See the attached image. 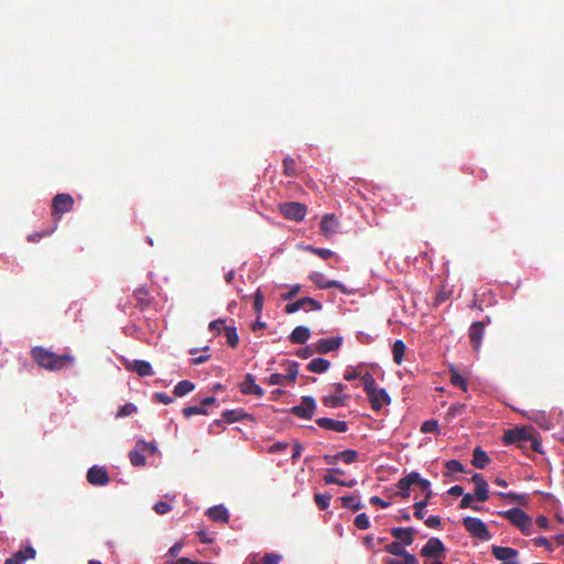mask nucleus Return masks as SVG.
<instances>
[{
    "label": "nucleus",
    "instance_id": "c756f323",
    "mask_svg": "<svg viewBox=\"0 0 564 564\" xmlns=\"http://www.w3.org/2000/svg\"><path fill=\"white\" fill-rule=\"evenodd\" d=\"M330 362L325 358H314L307 365V370L315 373H324L328 370Z\"/></svg>",
    "mask_w": 564,
    "mask_h": 564
},
{
    "label": "nucleus",
    "instance_id": "7ed1b4c3",
    "mask_svg": "<svg viewBox=\"0 0 564 564\" xmlns=\"http://www.w3.org/2000/svg\"><path fill=\"white\" fill-rule=\"evenodd\" d=\"M412 485L419 486L423 491H425V494L431 490V484L427 479L421 478L416 471H411L406 476L399 479L397 484L399 495L403 498H408L410 496V488Z\"/></svg>",
    "mask_w": 564,
    "mask_h": 564
},
{
    "label": "nucleus",
    "instance_id": "a19ab883",
    "mask_svg": "<svg viewBox=\"0 0 564 564\" xmlns=\"http://www.w3.org/2000/svg\"><path fill=\"white\" fill-rule=\"evenodd\" d=\"M360 379L366 394L378 387L375 377L369 372L362 375Z\"/></svg>",
    "mask_w": 564,
    "mask_h": 564
},
{
    "label": "nucleus",
    "instance_id": "4d7b16f0",
    "mask_svg": "<svg viewBox=\"0 0 564 564\" xmlns=\"http://www.w3.org/2000/svg\"><path fill=\"white\" fill-rule=\"evenodd\" d=\"M533 542L536 546H543L549 551H552V545L545 536H538L533 540Z\"/></svg>",
    "mask_w": 564,
    "mask_h": 564
},
{
    "label": "nucleus",
    "instance_id": "2f4dec72",
    "mask_svg": "<svg viewBox=\"0 0 564 564\" xmlns=\"http://www.w3.org/2000/svg\"><path fill=\"white\" fill-rule=\"evenodd\" d=\"M406 346L403 340L397 339L392 346L393 361L397 365H401L404 358Z\"/></svg>",
    "mask_w": 564,
    "mask_h": 564
},
{
    "label": "nucleus",
    "instance_id": "0e129e2a",
    "mask_svg": "<svg viewBox=\"0 0 564 564\" xmlns=\"http://www.w3.org/2000/svg\"><path fill=\"white\" fill-rule=\"evenodd\" d=\"M155 399L159 402L163 403V404H170V403L173 402V398L172 397H170V395H167L165 393H162V392L161 393H155Z\"/></svg>",
    "mask_w": 564,
    "mask_h": 564
},
{
    "label": "nucleus",
    "instance_id": "6e6552de",
    "mask_svg": "<svg viewBox=\"0 0 564 564\" xmlns=\"http://www.w3.org/2000/svg\"><path fill=\"white\" fill-rule=\"evenodd\" d=\"M159 454L160 452L155 441L145 442L143 440H139L135 443L134 448L130 451L128 458H145L147 456L153 457Z\"/></svg>",
    "mask_w": 564,
    "mask_h": 564
},
{
    "label": "nucleus",
    "instance_id": "bf43d9fd",
    "mask_svg": "<svg viewBox=\"0 0 564 564\" xmlns=\"http://www.w3.org/2000/svg\"><path fill=\"white\" fill-rule=\"evenodd\" d=\"M370 503H372L375 506H379L380 508H388L390 506L389 501H386L378 496H372L370 498Z\"/></svg>",
    "mask_w": 564,
    "mask_h": 564
},
{
    "label": "nucleus",
    "instance_id": "473e14b6",
    "mask_svg": "<svg viewBox=\"0 0 564 564\" xmlns=\"http://www.w3.org/2000/svg\"><path fill=\"white\" fill-rule=\"evenodd\" d=\"M449 373H451V377H449L451 383L457 388H460L463 391L467 392L468 384H467L466 379L462 375H459V372L454 368H451Z\"/></svg>",
    "mask_w": 564,
    "mask_h": 564
},
{
    "label": "nucleus",
    "instance_id": "dca6fc26",
    "mask_svg": "<svg viewBox=\"0 0 564 564\" xmlns=\"http://www.w3.org/2000/svg\"><path fill=\"white\" fill-rule=\"evenodd\" d=\"M308 278L321 290H327L332 288L339 290L344 289V285L339 281L328 280L322 272H312Z\"/></svg>",
    "mask_w": 564,
    "mask_h": 564
},
{
    "label": "nucleus",
    "instance_id": "a18cd8bd",
    "mask_svg": "<svg viewBox=\"0 0 564 564\" xmlns=\"http://www.w3.org/2000/svg\"><path fill=\"white\" fill-rule=\"evenodd\" d=\"M195 414L206 415L207 411H206V409H204V406L202 404L199 406L193 405V406H186L183 409V415L185 417H191L192 415H195Z\"/></svg>",
    "mask_w": 564,
    "mask_h": 564
},
{
    "label": "nucleus",
    "instance_id": "7c9ffc66",
    "mask_svg": "<svg viewBox=\"0 0 564 564\" xmlns=\"http://www.w3.org/2000/svg\"><path fill=\"white\" fill-rule=\"evenodd\" d=\"M281 556L276 553H265L264 555L256 554L251 557L250 564H279Z\"/></svg>",
    "mask_w": 564,
    "mask_h": 564
},
{
    "label": "nucleus",
    "instance_id": "412c9836",
    "mask_svg": "<svg viewBox=\"0 0 564 564\" xmlns=\"http://www.w3.org/2000/svg\"><path fill=\"white\" fill-rule=\"evenodd\" d=\"M239 387L243 394H253L257 397H261L263 394L262 388L256 383V379L251 373L246 375Z\"/></svg>",
    "mask_w": 564,
    "mask_h": 564
},
{
    "label": "nucleus",
    "instance_id": "bb28decb",
    "mask_svg": "<svg viewBox=\"0 0 564 564\" xmlns=\"http://www.w3.org/2000/svg\"><path fill=\"white\" fill-rule=\"evenodd\" d=\"M207 516L215 522L227 523L229 520L228 510L223 505L209 508L207 510Z\"/></svg>",
    "mask_w": 564,
    "mask_h": 564
},
{
    "label": "nucleus",
    "instance_id": "49530a36",
    "mask_svg": "<svg viewBox=\"0 0 564 564\" xmlns=\"http://www.w3.org/2000/svg\"><path fill=\"white\" fill-rule=\"evenodd\" d=\"M134 412H137V406L133 403H126L118 410L116 416L117 417L129 416V415L133 414Z\"/></svg>",
    "mask_w": 564,
    "mask_h": 564
},
{
    "label": "nucleus",
    "instance_id": "774afa93",
    "mask_svg": "<svg viewBox=\"0 0 564 564\" xmlns=\"http://www.w3.org/2000/svg\"><path fill=\"white\" fill-rule=\"evenodd\" d=\"M448 494L455 497L464 496V488L462 486L455 485L449 488Z\"/></svg>",
    "mask_w": 564,
    "mask_h": 564
},
{
    "label": "nucleus",
    "instance_id": "393cba45",
    "mask_svg": "<svg viewBox=\"0 0 564 564\" xmlns=\"http://www.w3.org/2000/svg\"><path fill=\"white\" fill-rule=\"evenodd\" d=\"M390 533L393 538L400 540L404 545H411L414 541L415 530L413 528H392Z\"/></svg>",
    "mask_w": 564,
    "mask_h": 564
},
{
    "label": "nucleus",
    "instance_id": "ddd939ff",
    "mask_svg": "<svg viewBox=\"0 0 564 564\" xmlns=\"http://www.w3.org/2000/svg\"><path fill=\"white\" fill-rule=\"evenodd\" d=\"M316 402L312 397H303L302 402L291 409V413L301 419H311L315 412Z\"/></svg>",
    "mask_w": 564,
    "mask_h": 564
},
{
    "label": "nucleus",
    "instance_id": "c03bdc74",
    "mask_svg": "<svg viewBox=\"0 0 564 564\" xmlns=\"http://www.w3.org/2000/svg\"><path fill=\"white\" fill-rule=\"evenodd\" d=\"M330 499L332 495L327 492L314 495V500L321 510H326L329 507Z\"/></svg>",
    "mask_w": 564,
    "mask_h": 564
},
{
    "label": "nucleus",
    "instance_id": "4468645a",
    "mask_svg": "<svg viewBox=\"0 0 564 564\" xmlns=\"http://www.w3.org/2000/svg\"><path fill=\"white\" fill-rule=\"evenodd\" d=\"M87 480L94 486H105L109 482L108 471L105 467L95 465L88 469Z\"/></svg>",
    "mask_w": 564,
    "mask_h": 564
},
{
    "label": "nucleus",
    "instance_id": "f8f14e48",
    "mask_svg": "<svg viewBox=\"0 0 564 564\" xmlns=\"http://www.w3.org/2000/svg\"><path fill=\"white\" fill-rule=\"evenodd\" d=\"M307 213V206L297 202L284 203V218L294 221H302Z\"/></svg>",
    "mask_w": 564,
    "mask_h": 564
},
{
    "label": "nucleus",
    "instance_id": "6e6d98bb",
    "mask_svg": "<svg viewBox=\"0 0 564 564\" xmlns=\"http://www.w3.org/2000/svg\"><path fill=\"white\" fill-rule=\"evenodd\" d=\"M425 524L429 527V528H440L441 527V518L438 516H430L426 520H425Z\"/></svg>",
    "mask_w": 564,
    "mask_h": 564
},
{
    "label": "nucleus",
    "instance_id": "052dcab7",
    "mask_svg": "<svg viewBox=\"0 0 564 564\" xmlns=\"http://www.w3.org/2000/svg\"><path fill=\"white\" fill-rule=\"evenodd\" d=\"M301 291L300 284H294L291 286L290 291L284 294V301L293 299Z\"/></svg>",
    "mask_w": 564,
    "mask_h": 564
},
{
    "label": "nucleus",
    "instance_id": "3c124183",
    "mask_svg": "<svg viewBox=\"0 0 564 564\" xmlns=\"http://www.w3.org/2000/svg\"><path fill=\"white\" fill-rule=\"evenodd\" d=\"M153 509L158 514H165L171 511L172 507L165 501H159L153 506Z\"/></svg>",
    "mask_w": 564,
    "mask_h": 564
},
{
    "label": "nucleus",
    "instance_id": "20e7f679",
    "mask_svg": "<svg viewBox=\"0 0 564 564\" xmlns=\"http://www.w3.org/2000/svg\"><path fill=\"white\" fill-rule=\"evenodd\" d=\"M346 386L340 382L332 384L329 387V393L322 398L323 404L333 409L344 406L349 400V395L344 392Z\"/></svg>",
    "mask_w": 564,
    "mask_h": 564
},
{
    "label": "nucleus",
    "instance_id": "f03ea898",
    "mask_svg": "<svg viewBox=\"0 0 564 564\" xmlns=\"http://www.w3.org/2000/svg\"><path fill=\"white\" fill-rule=\"evenodd\" d=\"M30 355L39 367L48 371H59L72 367L75 362V357L70 354L57 355L42 346L33 347Z\"/></svg>",
    "mask_w": 564,
    "mask_h": 564
},
{
    "label": "nucleus",
    "instance_id": "8fccbe9b",
    "mask_svg": "<svg viewBox=\"0 0 564 564\" xmlns=\"http://www.w3.org/2000/svg\"><path fill=\"white\" fill-rule=\"evenodd\" d=\"M356 457H357L356 451L347 449V451L338 452L337 454H335L333 456L325 455L323 458H347V459H350V458H356Z\"/></svg>",
    "mask_w": 564,
    "mask_h": 564
},
{
    "label": "nucleus",
    "instance_id": "6ab92c4d",
    "mask_svg": "<svg viewBox=\"0 0 564 564\" xmlns=\"http://www.w3.org/2000/svg\"><path fill=\"white\" fill-rule=\"evenodd\" d=\"M485 334V324L482 322H474L468 332V336L470 339V343L473 345V348L475 350H478L481 346L482 338Z\"/></svg>",
    "mask_w": 564,
    "mask_h": 564
},
{
    "label": "nucleus",
    "instance_id": "1a4fd4ad",
    "mask_svg": "<svg viewBox=\"0 0 564 564\" xmlns=\"http://www.w3.org/2000/svg\"><path fill=\"white\" fill-rule=\"evenodd\" d=\"M503 518L508 519L517 528L523 530L530 524V517L520 508H512L499 513Z\"/></svg>",
    "mask_w": 564,
    "mask_h": 564
},
{
    "label": "nucleus",
    "instance_id": "423d86ee",
    "mask_svg": "<svg viewBox=\"0 0 564 564\" xmlns=\"http://www.w3.org/2000/svg\"><path fill=\"white\" fill-rule=\"evenodd\" d=\"M74 198L72 195L66 193H59L54 196L52 200V215L55 219H61L63 214L73 210L74 208Z\"/></svg>",
    "mask_w": 564,
    "mask_h": 564
},
{
    "label": "nucleus",
    "instance_id": "13d9d810",
    "mask_svg": "<svg viewBox=\"0 0 564 564\" xmlns=\"http://www.w3.org/2000/svg\"><path fill=\"white\" fill-rule=\"evenodd\" d=\"M295 169H294V161L284 159V175H294Z\"/></svg>",
    "mask_w": 564,
    "mask_h": 564
},
{
    "label": "nucleus",
    "instance_id": "2eb2a0df",
    "mask_svg": "<svg viewBox=\"0 0 564 564\" xmlns=\"http://www.w3.org/2000/svg\"><path fill=\"white\" fill-rule=\"evenodd\" d=\"M492 555L501 562H518L519 551L509 546H491Z\"/></svg>",
    "mask_w": 564,
    "mask_h": 564
},
{
    "label": "nucleus",
    "instance_id": "c9c22d12",
    "mask_svg": "<svg viewBox=\"0 0 564 564\" xmlns=\"http://www.w3.org/2000/svg\"><path fill=\"white\" fill-rule=\"evenodd\" d=\"M433 492L432 490H429L426 494H425V499L424 500H421V501H417L414 503V517L416 519H423L424 518V511L423 509L426 507L430 498L432 497Z\"/></svg>",
    "mask_w": 564,
    "mask_h": 564
},
{
    "label": "nucleus",
    "instance_id": "aec40b11",
    "mask_svg": "<svg viewBox=\"0 0 564 564\" xmlns=\"http://www.w3.org/2000/svg\"><path fill=\"white\" fill-rule=\"evenodd\" d=\"M473 482L475 484V497L477 500L485 502L489 498L488 484L484 479L482 475L474 474L471 477Z\"/></svg>",
    "mask_w": 564,
    "mask_h": 564
},
{
    "label": "nucleus",
    "instance_id": "69168bd1",
    "mask_svg": "<svg viewBox=\"0 0 564 564\" xmlns=\"http://www.w3.org/2000/svg\"><path fill=\"white\" fill-rule=\"evenodd\" d=\"M270 384H280L282 382V375L274 372L271 373L268 379H265Z\"/></svg>",
    "mask_w": 564,
    "mask_h": 564
},
{
    "label": "nucleus",
    "instance_id": "de8ad7c7",
    "mask_svg": "<svg viewBox=\"0 0 564 564\" xmlns=\"http://www.w3.org/2000/svg\"><path fill=\"white\" fill-rule=\"evenodd\" d=\"M354 523L359 530H366L370 525L369 519L366 513H359L358 516H356Z\"/></svg>",
    "mask_w": 564,
    "mask_h": 564
},
{
    "label": "nucleus",
    "instance_id": "f3484780",
    "mask_svg": "<svg viewBox=\"0 0 564 564\" xmlns=\"http://www.w3.org/2000/svg\"><path fill=\"white\" fill-rule=\"evenodd\" d=\"M343 344L341 337L321 338L315 343V351L327 354L337 350Z\"/></svg>",
    "mask_w": 564,
    "mask_h": 564
},
{
    "label": "nucleus",
    "instance_id": "72a5a7b5",
    "mask_svg": "<svg viewBox=\"0 0 564 564\" xmlns=\"http://www.w3.org/2000/svg\"><path fill=\"white\" fill-rule=\"evenodd\" d=\"M195 386L189 380L180 381L174 388V394L177 397H183L194 390Z\"/></svg>",
    "mask_w": 564,
    "mask_h": 564
},
{
    "label": "nucleus",
    "instance_id": "338daca9",
    "mask_svg": "<svg viewBox=\"0 0 564 564\" xmlns=\"http://www.w3.org/2000/svg\"><path fill=\"white\" fill-rule=\"evenodd\" d=\"M183 547V544L181 542H177V543H174L171 549L169 550V554L172 556V557H175L177 556V554L181 552Z\"/></svg>",
    "mask_w": 564,
    "mask_h": 564
},
{
    "label": "nucleus",
    "instance_id": "a878e982",
    "mask_svg": "<svg viewBox=\"0 0 564 564\" xmlns=\"http://www.w3.org/2000/svg\"><path fill=\"white\" fill-rule=\"evenodd\" d=\"M128 370L137 372L140 377H149L153 375L152 366L145 360H133L126 364Z\"/></svg>",
    "mask_w": 564,
    "mask_h": 564
},
{
    "label": "nucleus",
    "instance_id": "9b49d317",
    "mask_svg": "<svg viewBox=\"0 0 564 564\" xmlns=\"http://www.w3.org/2000/svg\"><path fill=\"white\" fill-rule=\"evenodd\" d=\"M367 397L371 404L372 410H375V411L381 410L384 405H388L391 402V398L388 394L387 390L383 388H379V387L369 391L367 393Z\"/></svg>",
    "mask_w": 564,
    "mask_h": 564
},
{
    "label": "nucleus",
    "instance_id": "b1692460",
    "mask_svg": "<svg viewBox=\"0 0 564 564\" xmlns=\"http://www.w3.org/2000/svg\"><path fill=\"white\" fill-rule=\"evenodd\" d=\"M133 297L135 300V305L140 310L148 308L153 303V297L150 295V292L147 288H138L133 292Z\"/></svg>",
    "mask_w": 564,
    "mask_h": 564
},
{
    "label": "nucleus",
    "instance_id": "4c0bfd02",
    "mask_svg": "<svg viewBox=\"0 0 564 564\" xmlns=\"http://www.w3.org/2000/svg\"><path fill=\"white\" fill-rule=\"evenodd\" d=\"M445 468L446 470L444 471V475L449 477L456 473L464 471V467L459 460H446Z\"/></svg>",
    "mask_w": 564,
    "mask_h": 564
},
{
    "label": "nucleus",
    "instance_id": "680f3d73",
    "mask_svg": "<svg viewBox=\"0 0 564 564\" xmlns=\"http://www.w3.org/2000/svg\"><path fill=\"white\" fill-rule=\"evenodd\" d=\"M254 308L256 311L260 312L262 310V306H263V296L261 294V292L258 290L256 295H254Z\"/></svg>",
    "mask_w": 564,
    "mask_h": 564
},
{
    "label": "nucleus",
    "instance_id": "f704fd0d",
    "mask_svg": "<svg viewBox=\"0 0 564 564\" xmlns=\"http://www.w3.org/2000/svg\"><path fill=\"white\" fill-rule=\"evenodd\" d=\"M247 416V413L241 410H227L223 413V417L227 423H235Z\"/></svg>",
    "mask_w": 564,
    "mask_h": 564
},
{
    "label": "nucleus",
    "instance_id": "f257e3e1",
    "mask_svg": "<svg viewBox=\"0 0 564 564\" xmlns=\"http://www.w3.org/2000/svg\"><path fill=\"white\" fill-rule=\"evenodd\" d=\"M503 441L508 445H516L529 455V451L544 454L538 432L532 426L516 427L505 432Z\"/></svg>",
    "mask_w": 564,
    "mask_h": 564
},
{
    "label": "nucleus",
    "instance_id": "e2e57ef3",
    "mask_svg": "<svg viewBox=\"0 0 564 564\" xmlns=\"http://www.w3.org/2000/svg\"><path fill=\"white\" fill-rule=\"evenodd\" d=\"M225 321L224 319H216V321H213L209 323V326L208 328L213 332H220L223 325H224Z\"/></svg>",
    "mask_w": 564,
    "mask_h": 564
},
{
    "label": "nucleus",
    "instance_id": "79ce46f5",
    "mask_svg": "<svg viewBox=\"0 0 564 564\" xmlns=\"http://www.w3.org/2000/svg\"><path fill=\"white\" fill-rule=\"evenodd\" d=\"M384 550L391 554V555H395V556H401L403 554H406L408 551L403 547L402 543L400 542H391L390 544L386 545Z\"/></svg>",
    "mask_w": 564,
    "mask_h": 564
},
{
    "label": "nucleus",
    "instance_id": "c85d7f7f",
    "mask_svg": "<svg viewBox=\"0 0 564 564\" xmlns=\"http://www.w3.org/2000/svg\"><path fill=\"white\" fill-rule=\"evenodd\" d=\"M311 336V330L306 326H297L290 335V340L294 344H305Z\"/></svg>",
    "mask_w": 564,
    "mask_h": 564
},
{
    "label": "nucleus",
    "instance_id": "39448f33",
    "mask_svg": "<svg viewBox=\"0 0 564 564\" xmlns=\"http://www.w3.org/2000/svg\"><path fill=\"white\" fill-rule=\"evenodd\" d=\"M463 524L473 538L481 541H489L491 539V533L489 532L486 523L479 518L465 517L463 519Z\"/></svg>",
    "mask_w": 564,
    "mask_h": 564
},
{
    "label": "nucleus",
    "instance_id": "4be33fe9",
    "mask_svg": "<svg viewBox=\"0 0 564 564\" xmlns=\"http://www.w3.org/2000/svg\"><path fill=\"white\" fill-rule=\"evenodd\" d=\"M339 228V221L333 214H326L321 221V230L325 237H332L337 232Z\"/></svg>",
    "mask_w": 564,
    "mask_h": 564
},
{
    "label": "nucleus",
    "instance_id": "09e8293b",
    "mask_svg": "<svg viewBox=\"0 0 564 564\" xmlns=\"http://www.w3.org/2000/svg\"><path fill=\"white\" fill-rule=\"evenodd\" d=\"M437 430H438V423L435 420L424 421L421 426V431L423 433H434V432H437Z\"/></svg>",
    "mask_w": 564,
    "mask_h": 564
},
{
    "label": "nucleus",
    "instance_id": "58836bf2",
    "mask_svg": "<svg viewBox=\"0 0 564 564\" xmlns=\"http://www.w3.org/2000/svg\"><path fill=\"white\" fill-rule=\"evenodd\" d=\"M403 558L402 560H398V558H387L386 560V564H419V561L417 558L411 554V553H406V554H403L401 555Z\"/></svg>",
    "mask_w": 564,
    "mask_h": 564
},
{
    "label": "nucleus",
    "instance_id": "5701e85b",
    "mask_svg": "<svg viewBox=\"0 0 564 564\" xmlns=\"http://www.w3.org/2000/svg\"><path fill=\"white\" fill-rule=\"evenodd\" d=\"M36 555V551L32 546H26L17 551L11 557L7 558L4 564H23L25 560H32Z\"/></svg>",
    "mask_w": 564,
    "mask_h": 564
},
{
    "label": "nucleus",
    "instance_id": "864d4df0",
    "mask_svg": "<svg viewBox=\"0 0 564 564\" xmlns=\"http://www.w3.org/2000/svg\"><path fill=\"white\" fill-rule=\"evenodd\" d=\"M286 371H288V373L284 375V380L294 381L297 376V364L296 362L290 364Z\"/></svg>",
    "mask_w": 564,
    "mask_h": 564
},
{
    "label": "nucleus",
    "instance_id": "0eeeda50",
    "mask_svg": "<svg viewBox=\"0 0 564 564\" xmlns=\"http://www.w3.org/2000/svg\"><path fill=\"white\" fill-rule=\"evenodd\" d=\"M323 307L322 303L313 297H301L294 302H290L284 306V313L293 314L299 311H321Z\"/></svg>",
    "mask_w": 564,
    "mask_h": 564
},
{
    "label": "nucleus",
    "instance_id": "cd10ccee",
    "mask_svg": "<svg viewBox=\"0 0 564 564\" xmlns=\"http://www.w3.org/2000/svg\"><path fill=\"white\" fill-rule=\"evenodd\" d=\"M338 475H341V471L339 469L329 470L323 476V480L325 481V484H337L349 488L355 486V480L345 481L338 478Z\"/></svg>",
    "mask_w": 564,
    "mask_h": 564
},
{
    "label": "nucleus",
    "instance_id": "a211bd4d",
    "mask_svg": "<svg viewBox=\"0 0 564 564\" xmlns=\"http://www.w3.org/2000/svg\"><path fill=\"white\" fill-rule=\"evenodd\" d=\"M316 424L321 429L337 433H345L348 430V425L345 421L335 420L330 417H319L316 420Z\"/></svg>",
    "mask_w": 564,
    "mask_h": 564
},
{
    "label": "nucleus",
    "instance_id": "9d476101",
    "mask_svg": "<svg viewBox=\"0 0 564 564\" xmlns=\"http://www.w3.org/2000/svg\"><path fill=\"white\" fill-rule=\"evenodd\" d=\"M445 546L438 538H431L421 550L425 558H440L444 555Z\"/></svg>",
    "mask_w": 564,
    "mask_h": 564
},
{
    "label": "nucleus",
    "instance_id": "603ef678",
    "mask_svg": "<svg viewBox=\"0 0 564 564\" xmlns=\"http://www.w3.org/2000/svg\"><path fill=\"white\" fill-rule=\"evenodd\" d=\"M361 376L362 375L356 368L349 367L348 369H346L344 373V379L347 381H352L358 378H361Z\"/></svg>",
    "mask_w": 564,
    "mask_h": 564
},
{
    "label": "nucleus",
    "instance_id": "ea45409f",
    "mask_svg": "<svg viewBox=\"0 0 564 564\" xmlns=\"http://www.w3.org/2000/svg\"><path fill=\"white\" fill-rule=\"evenodd\" d=\"M224 330H225V335L227 338V344L232 348L237 347L239 337H238L236 328L230 327V326H225Z\"/></svg>",
    "mask_w": 564,
    "mask_h": 564
},
{
    "label": "nucleus",
    "instance_id": "5fc2aeb1",
    "mask_svg": "<svg viewBox=\"0 0 564 564\" xmlns=\"http://www.w3.org/2000/svg\"><path fill=\"white\" fill-rule=\"evenodd\" d=\"M475 498H476V497H475V496H473L471 494H465V495L463 496V499L460 500L459 507H460V508H463V509H464V508H471V507H473L471 502H473V500H474Z\"/></svg>",
    "mask_w": 564,
    "mask_h": 564
},
{
    "label": "nucleus",
    "instance_id": "e433bc0d",
    "mask_svg": "<svg viewBox=\"0 0 564 564\" xmlns=\"http://www.w3.org/2000/svg\"><path fill=\"white\" fill-rule=\"evenodd\" d=\"M305 249L324 260L333 258V257H336V259H338V257L335 254V252L332 251L330 249L315 248L313 246H306Z\"/></svg>",
    "mask_w": 564,
    "mask_h": 564
},
{
    "label": "nucleus",
    "instance_id": "37998d69",
    "mask_svg": "<svg viewBox=\"0 0 564 564\" xmlns=\"http://www.w3.org/2000/svg\"><path fill=\"white\" fill-rule=\"evenodd\" d=\"M341 502H343V506L347 509H351L354 511L361 509L360 500L354 496L341 497Z\"/></svg>",
    "mask_w": 564,
    "mask_h": 564
}]
</instances>
